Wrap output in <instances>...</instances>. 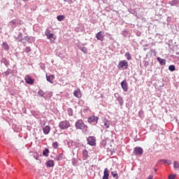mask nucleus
<instances>
[{"instance_id": "c03bdc74", "label": "nucleus", "mask_w": 179, "mask_h": 179, "mask_svg": "<svg viewBox=\"0 0 179 179\" xmlns=\"http://www.w3.org/2000/svg\"><path fill=\"white\" fill-rule=\"evenodd\" d=\"M128 35V33L125 31H122V36H124V37H127V36Z\"/></svg>"}, {"instance_id": "f257e3e1", "label": "nucleus", "mask_w": 179, "mask_h": 179, "mask_svg": "<svg viewBox=\"0 0 179 179\" xmlns=\"http://www.w3.org/2000/svg\"><path fill=\"white\" fill-rule=\"evenodd\" d=\"M75 127L76 129H80L83 132H87V129L89 128L87 124H85L82 120H78L76 122Z\"/></svg>"}, {"instance_id": "39448f33", "label": "nucleus", "mask_w": 179, "mask_h": 179, "mask_svg": "<svg viewBox=\"0 0 179 179\" xmlns=\"http://www.w3.org/2000/svg\"><path fill=\"white\" fill-rule=\"evenodd\" d=\"M117 68L119 69H128V62L127 60L120 62Z\"/></svg>"}, {"instance_id": "7c9ffc66", "label": "nucleus", "mask_w": 179, "mask_h": 179, "mask_svg": "<svg viewBox=\"0 0 179 179\" xmlns=\"http://www.w3.org/2000/svg\"><path fill=\"white\" fill-rule=\"evenodd\" d=\"M57 20H59V22H62V20H64V19H65V16L64 15H59L57 17Z\"/></svg>"}, {"instance_id": "58836bf2", "label": "nucleus", "mask_w": 179, "mask_h": 179, "mask_svg": "<svg viewBox=\"0 0 179 179\" xmlns=\"http://www.w3.org/2000/svg\"><path fill=\"white\" fill-rule=\"evenodd\" d=\"M63 157H64V154H59L57 158V160H62Z\"/></svg>"}, {"instance_id": "6e6552de", "label": "nucleus", "mask_w": 179, "mask_h": 179, "mask_svg": "<svg viewBox=\"0 0 179 179\" xmlns=\"http://www.w3.org/2000/svg\"><path fill=\"white\" fill-rule=\"evenodd\" d=\"M121 87L124 92H128V83H127V80L121 82Z\"/></svg>"}, {"instance_id": "ddd939ff", "label": "nucleus", "mask_w": 179, "mask_h": 179, "mask_svg": "<svg viewBox=\"0 0 179 179\" xmlns=\"http://www.w3.org/2000/svg\"><path fill=\"white\" fill-rule=\"evenodd\" d=\"M110 177V173H108V169L106 168L103 171V176L102 179H108Z\"/></svg>"}, {"instance_id": "0eeeda50", "label": "nucleus", "mask_w": 179, "mask_h": 179, "mask_svg": "<svg viewBox=\"0 0 179 179\" xmlns=\"http://www.w3.org/2000/svg\"><path fill=\"white\" fill-rule=\"evenodd\" d=\"M17 26H19V22L16 20H13L9 23V27H11V29H15L17 27Z\"/></svg>"}, {"instance_id": "20e7f679", "label": "nucleus", "mask_w": 179, "mask_h": 179, "mask_svg": "<svg viewBox=\"0 0 179 179\" xmlns=\"http://www.w3.org/2000/svg\"><path fill=\"white\" fill-rule=\"evenodd\" d=\"M98 121H99V117H96L95 115H91L87 119V122L91 125H96L97 124Z\"/></svg>"}, {"instance_id": "37998d69", "label": "nucleus", "mask_w": 179, "mask_h": 179, "mask_svg": "<svg viewBox=\"0 0 179 179\" xmlns=\"http://www.w3.org/2000/svg\"><path fill=\"white\" fill-rule=\"evenodd\" d=\"M114 96H115V97L116 99H117L118 98L121 97V96H120V94H118V93H115V94H114Z\"/></svg>"}, {"instance_id": "b1692460", "label": "nucleus", "mask_w": 179, "mask_h": 179, "mask_svg": "<svg viewBox=\"0 0 179 179\" xmlns=\"http://www.w3.org/2000/svg\"><path fill=\"white\" fill-rule=\"evenodd\" d=\"M117 101H118L120 106H124V99H122V97H119L117 99Z\"/></svg>"}, {"instance_id": "cd10ccee", "label": "nucleus", "mask_w": 179, "mask_h": 179, "mask_svg": "<svg viewBox=\"0 0 179 179\" xmlns=\"http://www.w3.org/2000/svg\"><path fill=\"white\" fill-rule=\"evenodd\" d=\"M83 159H87L88 157L87 150L85 149L83 150Z\"/></svg>"}, {"instance_id": "423d86ee", "label": "nucleus", "mask_w": 179, "mask_h": 179, "mask_svg": "<svg viewBox=\"0 0 179 179\" xmlns=\"http://www.w3.org/2000/svg\"><path fill=\"white\" fill-rule=\"evenodd\" d=\"M88 145H90V146H94L96 145V138L94 136H90L87 138Z\"/></svg>"}, {"instance_id": "4c0bfd02", "label": "nucleus", "mask_w": 179, "mask_h": 179, "mask_svg": "<svg viewBox=\"0 0 179 179\" xmlns=\"http://www.w3.org/2000/svg\"><path fill=\"white\" fill-rule=\"evenodd\" d=\"M112 176L114 178H118V173L117 172H112Z\"/></svg>"}, {"instance_id": "bb28decb", "label": "nucleus", "mask_w": 179, "mask_h": 179, "mask_svg": "<svg viewBox=\"0 0 179 179\" xmlns=\"http://www.w3.org/2000/svg\"><path fill=\"white\" fill-rule=\"evenodd\" d=\"M124 56L127 58V59H128V61L132 59V57L131 56V54L129 52H127Z\"/></svg>"}, {"instance_id": "f03ea898", "label": "nucleus", "mask_w": 179, "mask_h": 179, "mask_svg": "<svg viewBox=\"0 0 179 179\" xmlns=\"http://www.w3.org/2000/svg\"><path fill=\"white\" fill-rule=\"evenodd\" d=\"M70 127L71 123L68 120H63L59 123V128L62 130L68 129V128H70Z\"/></svg>"}, {"instance_id": "a18cd8bd", "label": "nucleus", "mask_w": 179, "mask_h": 179, "mask_svg": "<svg viewBox=\"0 0 179 179\" xmlns=\"http://www.w3.org/2000/svg\"><path fill=\"white\" fill-rule=\"evenodd\" d=\"M74 145H75V146H76V148H80V144H79V143H74Z\"/></svg>"}, {"instance_id": "f8f14e48", "label": "nucleus", "mask_w": 179, "mask_h": 179, "mask_svg": "<svg viewBox=\"0 0 179 179\" xmlns=\"http://www.w3.org/2000/svg\"><path fill=\"white\" fill-rule=\"evenodd\" d=\"M25 82L28 85H33L34 83V80L30 78V76L25 77Z\"/></svg>"}, {"instance_id": "72a5a7b5", "label": "nucleus", "mask_w": 179, "mask_h": 179, "mask_svg": "<svg viewBox=\"0 0 179 179\" xmlns=\"http://www.w3.org/2000/svg\"><path fill=\"white\" fill-rule=\"evenodd\" d=\"M51 30H50V29L47 28L45 31V36H48V34H51Z\"/></svg>"}, {"instance_id": "2eb2a0df", "label": "nucleus", "mask_w": 179, "mask_h": 179, "mask_svg": "<svg viewBox=\"0 0 179 179\" xmlns=\"http://www.w3.org/2000/svg\"><path fill=\"white\" fill-rule=\"evenodd\" d=\"M55 78V77L54 76V75H50V76L46 75V79L48 82H50V83H54L52 80H54Z\"/></svg>"}, {"instance_id": "473e14b6", "label": "nucleus", "mask_w": 179, "mask_h": 179, "mask_svg": "<svg viewBox=\"0 0 179 179\" xmlns=\"http://www.w3.org/2000/svg\"><path fill=\"white\" fill-rule=\"evenodd\" d=\"M173 167H174V169H179V164H178V162L175 161V162H173Z\"/></svg>"}, {"instance_id": "2f4dec72", "label": "nucleus", "mask_w": 179, "mask_h": 179, "mask_svg": "<svg viewBox=\"0 0 179 179\" xmlns=\"http://www.w3.org/2000/svg\"><path fill=\"white\" fill-rule=\"evenodd\" d=\"M2 62L7 67H8V65H9V62H8V60H6V59H5V58L2 59Z\"/></svg>"}, {"instance_id": "dca6fc26", "label": "nucleus", "mask_w": 179, "mask_h": 179, "mask_svg": "<svg viewBox=\"0 0 179 179\" xmlns=\"http://www.w3.org/2000/svg\"><path fill=\"white\" fill-rule=\"evenodd\" d=\"M65 143L67 145L68 148H72L75 145V143L72 141V140H66Z\"/></svg>"}, {"instance_id": "412c9836", "label": "nucleus", "mask_w": 179, "mask_h": 179, "mask_svg": "<svg viewBox=\"0 0 179 179\" xmlns=\"http://www.w3.org/2000/svg\"><path fill=\"white\" fill-rule=\"evenodd\" d=\"M103 122L104 127H106V128H110V120H108L106 118H105L103 120Z\"/></svg>"}, {"instance_id": "9d476101", "label": "nucleus", "mask_w": 179, "mask_h": 179, "mask_svg": "<svg viewBox=\"0 0 179 179\" xmlns=\"http://www.w3.org/2000/svg\"><path fill=\"white\" fill-rule=\"evenodd\" d=\"M73 96L77 99H80L82 97V93L80 92V90H76L73 92Z\"/></svg>"}, {"instance_id": "a878e982", "label": "nucleus", "mask_w": 179, "mask_h": 179, "mask_svg": "<svg viewBox=\"0 0 179 179\" xmlns=\"http://www.w3.org/2000/svg\"><path fill=\"white\" fill-rule=\"evenodd\" d=\"M48 153H50V150L48 148H45L43 152V156H45V157H48Z\"/></svg>"}, {"instance_id": "c756f323", "label": "nucleus", "mask_w": 179, "mask_h": 179, "mask_svg": "<svg viewBox=\"0 0 179 179\" xmlns=\"http://www.w3.org/2000/svg\"><path fill=\"white\" fill-rule=\"evenodd\" d=\"M10 73H12V70H10V69H8L7 71L6 72H4V75L6 76H9V75H10Z\"/></svg>"}, {"instance_id": "a211bd4d", "label": "nucleus", "mask_w": 179, "mask_h": 179, "mask_svg": "<svg viewBox=\"0 0 179 179\" xmlns=\"http://www.w3.org/2000/svg\"><path fill=\"white\" fill-rule=\"evenodd\" d=\"M169 5L171 6H176V5H178L179 3V0H172L169 2Z\"/></svg>"}, {"instance_id": "49530a36", "label": "nucleus", "mask_w": 179, "mask_h": 179, "mask_svg": "<svg viewBox=\"0 0 179 179\" xmlns=\"http://www.w3.org/2000/svg\"><path fill=\"white\" fill-rule=\"evenodd\" d=\"M148 179H153V176H148Z\"/></svg>"}, {"instance_id": "c85d7f7f", "label": "nucleus", "mask_w": 179, "mask_h": 179, "mask_svg": "<svg viewBox=\"0 0 179 179\" xmlns=\"http://www.w3.org/2000/svg\"><path fill=\"white\" fill-rule=\"evenodd\" d=\"M169 70L171 71V72H174V71H176V66L174 65H170Z\"/></svg>"}, {"instance_id": "9b49d317", "label": "nucleus", "mask_w": 179, "mask_h": 179, "mask_svg": "<svg viewBox=\"0 0 179 179\" xmlns=\"http://www.w3.org/2000/svg\"><path fill=\"white\" fill-rule=\"evenodd\" d=\"M43 131L45 135H48L51 131V127L50 126H45L43 128Z\"/></svg>"}, {"instance_id": "c9c22d12", "label": "nucleus", "mask_w": 179, "mask_h": 179, "mask_svg": "<svg viewBox=\"0 0 179 179\" xmlns=\"http://www.w3.org/2000/svg\"><path fill=\"white\" fill-rule=\"evenodd\" d=\"M25 52H27V54H29V52H31V48L30 47H27L24 50Z\"/></svg>"}, {"instance_id": "ea45409f", "label": "nucleus", "mask_w": 179, "mask_h": 179, "mask_svg": "<svg viewBox=\"0 0 179 179\" xmlns=\"http://www.w3.org/2000/svg\"><path fill=\"white\" fill-rule=\"evenodd\" d=\"M81 51L84 52V54H86L87 52V49L85 47L80 48Z\"/></svg>"}, {"instance_id": "79ce46f5", "label": "nucleus", "mask_w": 179, "mask_h": 179, "mask_svg": "<svg viewBox=\"0 0 179 179\" xmlns=\"http://www.w3.org/2000/svg\"><path fill=\"white\" fill-rule=\"evenodd\" d=\"M176 177H177L176 175H169V179H174Z\"/></svg>"}, {"instance_id": "f3484780", "label": "nucleus", "mask_w": 179, "mask_h": 179, "mask_svg": "<svg viewBox=\"0 0 179 179\" xmlns=\"http://www.w3.org/2000/svg\"><path fill=\"white\" fill-rule=\"evenodd\" d=\"M157 61L159 62L160 65L164 66L166 65V59H162L161 57H157Z\"/></svg>"}, {"instance_id": "de8ad7c7", "label": "nucleus", "mask_w": 179, "mask_h": 179, "mask_svg": "<svg viewBox=\"0 0 179 179\" xmlns=\"http://www.w3.org/2000/svg\"><path fill=\"white\" fill-rule=\"evenodd\" d=\"M154 170H155V171H157V169H155Z\"/></svg>"}, {"instance_id": "a19ab883", "label": "nucleus", "mask_w": 179, "mask_h": 179, "mask_svg": "<svg viewBox=\"0 0 179 179\" xmlns=\"http://www.w3.org/2000/svg\"><path fill=\"white\" fill-rule=\"evenodd\" d=\"M72 164L73 166H76V164H78V161L75 159H72Z\"/></svg>"}, {"instance_id": "6ab92c4d", "label": "nucleus", "mask_w": 179, "mask_h": 179, "mask_svg": "<svg viewBox=\"0 0 179 179\" xmlns=\"http://www.w3.org/2000/svg\"><path fill=\"white\" fill-rule=\"evenodd\" d=\"M2 48L5 50V51H9V45L6 42H3Z\"/></svg>"}, {"instance_id": "7ed1b4c3", "label": "nucleus", "mask_w": 179, "mask_h": 179, "mask_svg": "<svg viewBox=\"0 0 179 179\" xmlns=\"http://www.w3.org/2000/svg\"><path fill=\"white\" fill-rule=\"evenodd\" d=\"M133 155L134 156H142L143 155V148L141 147H136L134 148Z\"/></svg>"}, {"instance_id": "4468645a", "label": "nucleus", "mask_w": 179, "mask_h": 179, "mask_svg": "<svg viewBox=\"0 0 179 179\" xmlns=\"http://www.w3.org/2000/svg\"><path fill=\"white\" fill-rule=\"evenodd\" d=\"M22 36L23 35L22 34V33H18V34L17 36L14 35L13 37L15 39V41H22Z\"/></svg>"}, {"instance_id": "4be33fe9", "label": "nucleus", "mask_w": 179, "mask_h": 179, "mask_svg": "<svg viewBox=\"0 0 179 179\" xmlns=\"http://www.w3.org/2000/svg\"><path fill=\"white\" fill-rule=\"evenodd\" d=\"M46 167H54V161L49 160L46 162Z\"/></svg>"}, {"instance_id": "aec40b11", "label": "nucleus", "mask_w": 179, "mask_h": 179, "mask_svg": "<svg viewBox=\"0 0 179 179\" xmlns=\"http://www.w3.org/2000/svg\"><path fill=\"white\" fill-rule=\"evenodd\" d=\"M54 34H49L48 35H46V37L48 40H50V41H52L55 40V37L54 36Z\"/></svg>"}, {"instance_id": "393cba45", "label": "nucleus", "mask_w": 179, "mask_h": 179, "mask_svg": "<svg viewBox=\"0 0 179 179\" xmlns=\"http://www.w3.org/2000/svg\"><path fill=\"white\" fill-rule=\"evenodd\" d=\"M67 113H68V114H69V115L70 117H73V110H72V108H69L67 109Z\"/></svg>"}, {"instance_id": "e433bc0d", "label": "nucleus", "mask_w": 179, "mask_h": 179, "mask_svg": "<svg viewBox=\"0 0 179 179\" xmlns=\"http://www.w3.org/2000/svg\"><path fill=\"white\" fill-rule=\"evenodd\" d=\"M38 94H39L41 97H44V92H43V90H39Z\"/></svg>"}, {"instance_id": "1a4fd4ad", "label": "nucleus", "mask_w": 179, "mask_h": 179, "mask_svg": "<svg viewBox=\"0 0 179 179\" xmlns=\"http://www.w3.org/2000/svg\"><path fill=\"white\" fill-rule=\"evenodd\" d=\"M96 40H99V41H103L104 40V36L101 31H99L96 34Z\"/></svg>"}, {"instance_id": "5701e85b", "label": "nucleus", "mask_w": 179, "mask_h": 179, "mask_svg": "<svg viewBox=\"0 0 179 179\" xmlns=\"http://www.w3.org/2000/svg\"><path fill=\"white\" fill-rule=\"evenodd\" d=\"M159 163H165V164H171V161L169 159H160Z\"/></svg>"}, {"instance_id": "f704fd0d", "label": "nucleus", "mask_w": 179, "mask_h": 179, "mask_svg": "<svg viewBox=\"0 0 179 179\" xmlns=\"http://www.w3.org/2000/svg\"><path fill=\"white\" fill-rule=\"evenodd\" d=\"M52 146H53L54 149H58V146H59L58 142L53 143Z\"/></svg>"}]
</instances>
